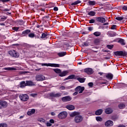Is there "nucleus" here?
<instances>
[{
	"instance_id": "aec40b11",
	"label": "nucleus",
	"mask_w": 127,
	"mask_h": 127,
	"mask_svg": "<svg viewBox=\"0 0 127 127\" xmlns=\"http://www.w3.org/2000/svg\"><path fill=\"white\" fill-rule=\"evenodd\" d=\"M30 30H26L22 32L23 36H24L25 35H27L29 33H30Z\"/></svg>"
},
{
	"instance_id": "4d7b16f0",
	"label": "nucleus",
	"mask_w": 127,
	"mask_h": 127,
	"mask_svg": "<svg viewBox=\"0 0 127 127\" xmlns=\"http://www.w3.org/2000/svg\"><path fill=\"white\" fill-rule=\"evenodd\" d=\"M9 10H10V9L5 8L2 10V11H9Z\"/></svg>"
},
{
	"instance_id": "4c0bfd02",
	"label": "nucleus",
	"mask_w": 127,
	"mask_h": 127,
	"mask_svg": "<svg viewBox=\"0 0 127 127\" xmlns=\"http://www.w3.org/2000/svg\"><path fill=\"white\" fill-rule=\"evenodd\" d=\"M4 70H16V68L14 67H4L3 68Z\"/></svg>"
},
{
	"instance_id": "f257e3e1",
	"label": "nucleus",
	"mask_w": 127,
	"mask_h": 127,
	"mask_svg": "<svg viewBox=\"0 0 127 127\" xmlns=\"http://www.w3.org/2000/svg\"><path fill=\"white\" fill-rule=\"evenodd\" d=\"M70 117L74 118V122L76 124H79L83 121V117L81 115L79 114L77 112H73L70 114Z\"/></svg>"
},
{
	"instance_id": "393cba45",
	"label": "nucleus",
	"mask_w": 127,
	"mask_h": 127,
	"mask_svg": "<svg viewBox=\"0 0 127 127\" xmlns=\"http://www.w3.org/2000/svg\"><path fill=\"white\" fill-rule=\"evenodd\" d=\"M89 5H95L96 4V1H94V0H93V1H88Z\"/></svg>"
},
{
	"instance_id": "680f3d73",
	"label": "nucleus",
	"mask_w": 127,
	"mask_h": 127,
	"mask_svg": "<svg viewBox=\"0 0 127 127\" xmlns=\"http://www.w3.org/2000/svg\"><path fill=\"white\" fill-rule=\"evenodd\" d=\"M54 10H55V11H58V7H55L54 8Z\"/></svg>"
},
{
	"instance_id": "ddd939ff",
	"label": "nucleus",
	"mask_w": 127,
	"mask_h": 127,
	"mask_svg": "<svg viewBox=\"0 0 127 127\" xmlns=\"http://www.w3.org/2000/svg\"><path fill=\"white\" fill-rule=\"evenodd\" d=\"M66 109H67L68 110H69L70 111H72V110L75 109V107L73 105H67L66 106Z\"/></svg>"
},
{
	"instance_id": "cd10ccee",
	"label": "nucleus",
	"mask_w": 127,
	"mask_h": 127,
	"mask_svg": "<svg viewBox=\"0 0 127 127\" xmlns=\"http://www.w3.org/2000/svg\"><path fill=\"white\" fill-rule=\"evenodd\" d=\"M26 86H33V82L30 81H26Z\"/></svg>"
},
{
	"instance_id": "69168bd1",
	"label": "nucleus",
	"mask_w": 127,
	"mask_h": 127,
	"mask_svg": "<svg viewBox=\"0 0 127 127\" xmlns=\"http://www.w3.org/2000/svg\"><path fill=\"white\" fill-rule=\"evenodd\" d=\"M37 94L32 93L31 94V96H32V97H35V96H37Z\"/></svg>"
},
{
	"instance_id": "7c9ffc66",
	"label": "nucleus",
	"mask_w": 127,
	"mask_h": 127,
	"mask_svg": "<svg viewBox=\"0 0 127 127\" xmlns=\"http://www.w3.org/2000/svg\"><path fill=\"white\" fill-rule=\"evenodd\" d=\"M77 80L80 83H84L85 81V79L83 78H77Z\"/></svg>"
},
{
	"instance_id": "2eb2a0df",
	"label": "nucleus",
	"mask_w": 127,
	"mask_h": 127,
	"mask_svg": "<svg viewBox=\"0 0 127 127\" xmlns=\"http://www.w3.org/2000/svg\"><path fill=\"white\" fill-rule=\"evenodd\" d=\"M35 113V109H31V110H29L27 112V115L28 116H31V115H33Z\"/></svg>"
},
{
	"instance_id": "774afa93",
	"label": "nucleus",
	"mask_w": 127,
	"mask_h": 127,
	"mask_svg": "<svg viewBox=\"0 0 127 127\" xmlns=\"http://www.w3.org/2000/svg\"><path fill=\"white\" fill-rule=\"evenodd\" d=\"M98 74H99L101 76H102L103 75V73L102 72H99Z\"/></svg>"
},
{
	"instance_id": "9b49d317",
	"label": "nucleus",
	"mask_w": 127,
	"mask_h": 127,
	"mask_svg": "<svg viewBox=\"0 0 127 127\" xmlns=\"http://www.w3.org/2000/svg\"><path fill=\"white\" fill-rule=\"evenodd\" d=\"M9 54L11 56H12V57H17V53H16L15 51H9Z\"/></svg>"
},
{
	"instance_id": "864d4df0",
	"label": "nucleus",
	"mask_w": 127,
	"mask_h": 127,
	"mask_svg": "<svg viewBox=\"0 0 127 127\" xmlns=\"http://www.w3.org/2000/svg\"><path fill=\"white\" fill-rule=\"evenodd\" d=\"M10 0H0V1L2 2H7V1H9Z\"/></svg>"
},
{
	"instance_id": "1a4fd4ad",
	"label": "nucleus",
	"mask_w": 127,
	"mask_h": 127,
	"mask_svg": "<svg viewBox=\"0 0 127 127\" xmlns=\"http://www.w3.org/2000/svg\"><path fill=\"white\" fill-rule=\"evenodd\" d=\"M113 125L114 123L113 121H111V120L107 121L105 123V125L106 126V127H112V126H113Z\"/></svg>"
},
{
	"instance_id": "bf43d9fd",
	"label": "nucleus",
	"mask_w": 127,
	"mask_h": 127,
	"mask_svg": "<svg viewBox=\"0 0 127 127\" xmlns=\"http://www.w3.org/2000/svg\"><path fill=\"white\" fill-rule=\"evenodd\" d=\"M59 75L61 77H64V72H62V73H60Z\"/></svg>"
},
{
	"instance_id": "79ce46f5",
	"label": "nucleus",
	"mask_w": 127,
	"mask_h": 127,
	"mask_svg": "<svg viewBox=\"0 0 127 127\" xmlns=\"http://www.w3.org/2000/svg\"><path fill=\"white\" fill-rule=\"evenodd\" d=\"M116 19H117V20L121 21L124 19V17L117 16V17H116Z\"/></svg>"
},
{
	"instance_id": "e433bc0d",
	"label": "nucleus",
	"mask_w": 127,
	"mask_h": 127,
	"mask_svg": "<svg viewBox=\"0 0 127 127\" xmlns=\"http://www.w3.org/2000/svg\"><path fill=\"white\" fill-rule=\"evenodd\" d=\"M126 106L125 105V104H123V103H121V104H119V108L120 109H124L125 108Z\"/></svg>"
},
{
	"instance_id": "5fc2aeb1",
	"label": "nucleus",
	"mask_w": 127,
	"mask_h": 127,
	"mask_svg": "<svg viewBox=\"0 0 127 127\" xmlns=\"http://www.w3.org/2000/svg\"><path fill=\"white\" fill-rule=\"evenodd\" d=\"M19 29V28H18L17 27H14L13 28V29H14V30H15V31H17V30H18Z\"/></svg>"
},
{
	"instance_id": "9d476101",
	"label": "nucleus",
	"mask_w": 127,
	"mask_h": 127,
	"mask_svg": "<svg viewBox=\"0 0 127 127\" xmlns=\"http://www.w3.org/2000/svg\"><path fill=\"white\" fill-rule=\"evenodd\" d=\"M7 106V103L5 101H0V109L1 108H5Z\"/></svg>"
},
{
	"instance_id": "f3484780",
	"label": "nucleus",
	"mask_w": 127,
	"mask_h": 127,
	"mask_svg": "<svg viewBox=\"0 0 127 127\" xmlns=\"http://www.w3.org/2000/svg\"><path fill=\"white\" fill-rule=\"evenodd\" d=\"M113 110L111 109V108H108V109H106L105 110V112L106 114H111L113 113Z\"/></svg>"
},
{
	"instance_id": "a878e982",
	"label": "nucleus",
	"mask_w": 127,
	"mask_h": 127,
	"mask_svg": "<svg viewBox=\"0 0 127 127\" xmlns=\"http://www.w3.org/2000/svg\"><path fill=\"white\" fill-rule=\"evenodd\" d=\"M47 36H48V34L46 33H43L42 34V36L41 37V38H48Z\"/></svg>"
},
{
	"instance_id": "13d9d810",
	"label": "nucleus",
	"mask_w": 127,
	"mask_h": 127,
	"mask_svg": "<svg viewBox=\"0 0 127 127\" xmlns=\"http://www.w3.org/2000/svg\"><path fill=\"white\" fill-rule=\"evenodd\" d=\"M123 10H127V6H123Z\"/></svg>"
},
{
	"instance_id": "6e6d98bb",
	"label": "nucleus",
	"mask_w": 127,
	"mask_h": 127,
	"mask_svg": "<svg viewBox=\"0 0 127 127\" xmlns=\"http://www.w3.org/2000/svg\"><path fill=\"white\" fill-rule=\"evenodd\" d=\"M119 86H121V87H126V86H127L126 85V84H124V83H122V84H119Z\"/></svg>"
},
{
	"instance_id": "39448f33",
	"label": "nucleus",
	"mask_w": 127,
	"mask_h": 127,
	"mask_svg": "<svg viewBox=\"0 0 127 127\" xmlns=\"http://www.w3.org/2000/svg\"><path fill=\"white\" fill-rule=\"evenodd\" d=\"M36 80L37 81H44V80H45V77L42 74L37 75Z\"/></svg>"
},
{
	"instance_id": "58836bf2",
	"label": "nucleus",
	"mask_w": 127,
	"mask_h": 127,
	"mask_svg": "<svg viewBox=\"0 0 127 127\" xmlns=\"http://www.w3.org/2000/svg\"><path fill=\"white\" fill-rule=\"evenodd\" d=\"M96 120L97 122H102L103 121V119L101 117H96Z\"/></svg>"
},
{
	"instance_id": "2f4dec72",
	"label": "nucleus",
	"mask_w": 127,
	"mask_h": 127,
	"mask_svg": "<svg viewBox=\"0 0 127 127\" xmlns=\"http://www.w3.org/2000/svg\"><path fill=\"white\" fill-rule=\"evenodd\" d=\"M70 45H69L68 43H64V50H67V49H69V48H70Z\"/></svg>"
},
{
	"instance_id": "bb28decb",
	"label": "nucleus",
	"mask_w": 127,
	"mask_h": 127,
	"mask_svg": "<svg viewBox=\"0 0 127 127\" xmlns=\"http://www.w3.org/2000/svg\"><path fill=\"white\" fill-rule=\"evenodd\" d=\"M26 83L25 81H22L20 82V88H24V87H26Z\"/></svg>"
},
{
	"instance_id": "ea45409f",
	"label": "nucleus",
	"mask_w": 127,
	"mask_h": 127,
	"mask_svg": "<svg viewBox=\"0 0 127 127\" xmlns=\"http://www.w3.org/2000/svg\"><path fill=\"white\" fill-rule=\"evenodd\" d=\"M0 127H7V124L6 123L0 124Z\"/></svg>"
},
{
	"instance_id": "b1692460",
	"label": "nucleus",
	"mask_w": 127,
	"mask_h": 127,
	"mask_svg": "<svg viewBox=\"0 0 127 127\" xmlns=\"http://www.w3.org/2000/svg\"><path fill=\"white\" fill-rule=\"evenodd\" d=\"M75 77V75H70L67 78H65V79H64V81H65L66 80H69V79H74Z\"/></svg>"
},
{
	"instance_id": "c03bdc74",
	"label": "nucleus",
	"mask_w": 127,
	"mask_h": 127,
	"mask_svg": "<svg viewBox=\"0 0 127 127\" xmlns=\"http://www.w3.org/2000/svg\"><path fill=\"white\" fill-rule=\"evenodd\" d=\"M116 28H117V25H113L112 26L111 29H113V30L116 29Z\"/></svg>"
},
{
	"instance_id": "0eeeda50",
	"label": "nucleus",
	"mask_w": 127,
	"mask_h": 127,
	"mask_svg": "<svg viewBox=\"0 0 127 127\" xmlns=\"http://www.w3.org/2000/svg\"><path fill=\"white\" fill-rule=\"evenodd\" d=\"M84 71L89 75L93 74V71L91 68H86L84 69Z\"/></svg>"
},
{
	"instance_id": "0e129e2a",
	"label": "nucleus",
	"mask_w": 127,
	"mask_h": 127,
	"mask_svg": "<svg viewBox=\"0 0 127 127\" xmlns=\"http://www.w3.org/2000/svg\"><path fill=\"white\" fill-rule=\"evenodd\" d=\"M64 118H66V117H67V112H64Z\"/></svg>"
},
{
	"instance_id": "4be33fe9",
	"label": "nucleus",
	"mask_w": 127,
	"mask_h": 127,
	"mask_svg": "<svg viewBox=\"0 0 127 127\" xmlns=\"http://www.w3.org/2000/svg\"><path fill=\"white\" fill-rule=\"evenodd\" d=\"M119 43H120L122 45H126V42L125 41L124 39H120L118 41Z\"/></svg>"
},
{
	"instance_id": "412c9836",
	"label": "nucleus",
	"mask_w": 127,
	"mask_h": 127,
	"mask_svg": "<svg viewBox=\"0 0 127 127\" xmlns=\"http://www.w3.org/2000/svg\"><path fill=\"white\" fill-rule=\"evenodd\" d=\"M58 118L61 119H63L64 118V112H61L59 115H58Z\"/></svg>"
},
{
	"instance_id": "338daca9",
	"label": "nucleus",
	"mask_w": 127,
	"mask_h": 127,
	"mask_svg": "<svg viewBox=\"0 0 127 127\" xmlns=\"http://www.w3.org/2000/svg\"><path fill=\"white\" fill-rule=\"evenodd\" d=\"M51 116H55V113L54 112H51Z\"/></svg>"
},
{
	"instance_id": "f03ea898",
	"label": "nucleus",
	"mask_w": 127,
	"mask_h": 127,
	"mask_svg": "<svg viewBox=\"0 0 127 127\" xmlns=\"http://www.w3.org/2000/svg\"><path fill=\"white\" fill-rule=\"evenodd\" d=\"M114 54L116 56H127V52L124 51H116L114 52Z\"/></svg>"
},
{
	"instance_id": "e2e57ef3",
	"label": "nucleus",
	"mask_w": 127,
	"mask_h": 127,
	"mask_svg": "<svg viewBox=\"0 0 127 127\" xmlns=\"http://www.w3.org/2000/svg\"><path fill=\"white\" fill-rule=\"evenodd\" d=\"M77 94H78V91H75V92L74 93H73V96H76Z\"/></svg>"
},
{
	"instance_id": "72a5a7b5",
	"label": "nucleus",
	"mask_w": 127,
	"mask_h": 127,
	"mask_svg": "<svg viewBox=\"0 0 127 127\" xmlns=\"http://www.w3.org/2000/svg\"><path fill=\"white\" fill-rule=\"evenodd\" d=\"M0 20L1 21H4V20H5V19H6V18H7V17H5L4 16H0Z\"/></svg>"
},
{
	"instance_id": "f8f14e48",
	"label": "nucleus",
	"mask_w": 127,
	"mask_h": 127,
	"mask_svg": "<svg viewBox=\"0 0 127 127\" xmlns=\"http://www.w3.org/2000/svg\"><path fill=\"white\" fill-rule=\"evenodd\" d=\"M97 20L102 23H105V22H106V19L104 17H98Z\"/></svg>"
},
{
	"instance_id": "49530a36",
	"label": "nucleus",
	"mask_w": 127,
	"mask_h": 127,
	"mask_svg": "<svg viewBox=\"0 0 127 127\" xmlns=\"http://www.w3.org/2000/svg\"><path fill=\"white\" fill-rule=\"evenodd\" d=\"M88 29L89 31H92L93 30V27H92V26H89V27H88Z\"/></svg>"
},
{
	"instance_id": "6ab92c4d",
	"label": "nucleus",
	"mask_w": 127,
	"mask_h": 127,
	"mask_svg": "<svg viewBox=\"0 0 127 127\" xmlns=\"http://www.w3.org/2000/svg\"><path fill=\"white\" fill-rule=\"evenodd\" d=\"M117 33L116 32H109L108 33V36H110V37H114L115 36H116Z\"/></svg>"
},
{
	"instance_id": "3c124183",
	"label": "nucleus",
	"mask_w": 127,
	"mask_h": 127,
	"mask_svg": "<svg viewBox=\"0 0 127 127\" xmlns=\"http://www.w3.org/2000/svg\"><path fill=\"white\" fill-rule=\"evenodd\" d=\"M94 84L92 82L88 83V86L89 87H93Z\"/></svg>"
},
{
	"instance_id": "4468645a",
	"label": "nucleus",
	"mask_w": 127,
	"mask_h": 127,
	"mask_svg": "<svg viewBox=\"0 0 127 127\" xmlns=\"http://www.w3.org/2000/svg\"><path fill=\"white\" fill-rule=\"evenodd\" d=\"M103 113V110L102 109H100L99 110H97V111H96L95 112V115L97 116H100V115H101Z\"/></svg>"
},
{
	"instance_id": "473e14b6",
	"label": "nucleus",
	"mask_w": 127,
	"mask_h": 127,
	"mask_svg": "<svg viewBox=\"0 0 127 127\" xmlns=\"http://www.w3.org/2000/svg\"><path fill=\"white\" fill-rule=\"evenodd\" d=\"M96 14V12L95 11H90L88 12V15H90V16H94Z\"/></svg>"
},
{
	"instance_id": "052dcab7",
	"label": "nucleus",
	"mask_w": 127,
	"mask_h": 127,
	"mask_svg": "<svg viewBox=\"0 0 127 127\" xmlns=\"http://www.w3.org/2000/svg\"><path fill=\"white\" fill-rule=\"evenodd\" d=\"M50 123L51 124H54V120L53 119H51L50 120Z\"/></svg>"
},
{
	"instance_id": "5701e85b",
	"label": "nucleus",
	"mask_w": 127,
	"mask_h": 127,
	"mask_svg": "<svg viewBox=\"0 0 127 127\" xmlns=\"http://www.w3.org/2000/svg\"><path fill=\"white\" fill-rule=\"evenodd\" d=\"M81 1L80 0H77L76 1H75V2H73V3H71V5H76V4H78V3H81Z\"/></svg>"
},
{
	"instance_id": "603ef678",
	"label": "nucleus",
	"mask_w": 127,
	"mask_h": 127,
	"mask_svg": "<svg viewBox=\"0 0 127 127\" xmlns=\"http://www.w3.org/2000/svg\"><path fill=\"white\" fill-rule=\"evenodd\" d=\"M18 23H19V24H23V23H24L23 20H20L18 21Z\"/></svg>"
},
{
	"instance_id": "c9c22d12",
	"label": "nucleus",
	"mask_w": 127,
	"mask_h": 127,
	"mask_svg": "<svg viewBox=\"0 0 127 127\" xmlns=\"http://www.w3.org/2000/svg\"><path fill=\"white\" fill-rule=\"evenodd\" d=\"M89 46V43L88 42H83V43L82 44V46H83V47H87Z\"/></svg>"
},
{
	"instance_id": "de8ad7c7",
	"label": "nucleus",
	"mask_w": 127,
	"mask_h": 127,
	"mask_svg": "<svg viewBox=\"0 0 127 127\" xmlns=\"http://www.w3.org/2000/svg\"><path fill=\"white\" fill-rule=\"evenodd\" d=\"M70 72V70H65L64 71V76H65L66 75H67V74H68V73Z\"/></svg>"
},
{
	"instance_id": "37998d69",
	"label": "nucleus",
	"mask_w": 127,
	"mask_h": 127,
	"mask_svg": "<svg viewBox=\"0 0 127 127\" xmlns=\"http://www.w3.org/2000/svg\"><path fill=\"white\" fill-rule=\"evenodd\" d=\"M59 56L60 57H63V56H64V52H61L58 54Z\"/></svg>"
},
{
	"instance_id": "c85d7f7f",
	"label": "nucleus",
	"mask_w": 127,
	"mask_h": 127,
	"mask_svg": "<svg viewBox=\"0 0 127 127\" xmlns=\"http://www.w3.org/2000/svg\"><path fill=\"white\" fill-rule=\"evenodd\" d=\"M53 70L55 73H57V74H59L61 73V70L59 68H54L53 69Z\"/></svg>"
},
{
	"instance_id": "a211bd4d",
	"label": "nucleus",
	"mask_w": 127,
	"mask_h": 127,
	"mask_svg": "<svg viewBox=\"0 0 127 127\" xmlns=\"http://www.w3.org/2000/svg\"><path fill=\"white\" fill-rule=\"evenodd\" d=\"M72 100V98L70 96H66L64 97V102H69Z\"/></svg>"
},
{
	"instance_id": "a18cd8bd",
	"label": "nucleus",
	"mask_w": 127,
	"mask_h": 127,
	"mask_svg": "<svg viewBox=\"0 0 127 127\" xmlns=\"http://www.w3.org/2000/svg\"><path fill=\"white\" fill-rule=\"evenodd\" d=\"M107 48L109 49H112L113 48V46L112 45H107Z\"/></svg>"
},
{
	"instance_id": "a19ab883",
	"label": "nucleus",
	"mask_w": 127,
	"mask_h": 127,
	"mask_svg": "<svg viewBox=\"0 0 127 127\" xmlns=\"http://www.w3.org/2000/svg\"><path fill=\"white\" fill-rule=\"evenodd\" d=\"M38 122H40V123H45L46 121L43 118H40L38 119Z\"/></svg>"
},
{
	"instance_id": "c756f323",
	"label": "nucleus",
	"mask_w": 127,
	"mask_h": 127,
	"mask_svg": "<svg viewBox=\"0 0 127 127\" xmlns=\"http://www.w3.org/2000/svg\"><path fill=\"white\" fill-rule=\"evenodd\" d=\"M28 37H30V38H34L35 37V34L33 33H30L28 34Z\"/></svg>"
},
{
	"instance_id": "dca6fc26",
	"label": "nucleus",
	"mask_w": 127,
	"mask_h": 127,
	"mask_svg": "<svg viewBox=\"0 0 127 127\" xmlns=\"http://www.w3.org/2000/svg\"><path fill=\"white\" fill-rule=\"evenodd\" d=\"M106 78H107V79H113L114 75H113V74H111V73H109L108 74H107V75H106Z\"/></svg>"
},
{
	"instance_id": "8fccbe9b",
	"label": "nucleus",
	"mask_w": 127,
	"mask_h": 127,
	"mask_svg": "<svg viewBox=\"0 0 127 127\" xmlns=\"http://www.w3.org/2000/svg\"><path fill=\"white\" fill-rule=\"evenodd\" d=\"M95 20H94V19H90V20H89V23H95Z\"/></svg>"
},
{
	"instance_id": "09e8293b",
	"label": "nucleus",
	"mask_w": 127,
	"mask_h": 127,
	"mask_svg": "<svg viewBox=\"0 0 127 127\" xmlns=\"http://www.w3.org/2000/svg\"><path fill=\"white\" fill-rule=\"evenodd\" d=\"M46 126L47 127H51L52 126V124L50 122H47L46 124Z\"/></svg>"
},
{
	"instance_id": "7ed1b4c3",
	"label": "nucleus",
	"mask_w": 127,
	"mask_h": 127,
	"mask_svg": "<svg viewBox=\"0 0 127 127\" xmlns=\"http://www.w3.org/2000/svg\"><path fill=\"white\" fill-rule=\"evenodd\" d=\"M19 98L21 101L25 102V101H27V100H28L29 97L27 94H20L19 95Z\"/></svg>"
},
{
	"instance_id": "20e7f679",
	"label": "nucleus",
	"mask_w": 127,
	"mask_h": 127,
	"mask_svg": "<svg viewBox=\"0 0 127 127\" xmlns=\"http://www.w3.org/2000/svg\"><path fill=\"white\" fill-rule=\"evenodd\" d=\"M75 91H77V94L79 92V94H81L83 93V91L85 90L84 87H81L80 86H78L75 89Z\"/></svg>"
},
{
	"instance_id": "6e6552de",
	"label": "nucleus",
	"mask_w": 127,
	"mask_h": 127,
	"mask_svg": "<svg viewBox=\"0 0 127 127\" xmlns=\"http://www.w3.org/2000/svg\"><path fill=\"white\" fill-rule=\"evenodd\" d=\"M50 96L52 98H58V97H61V93H58L55 94L53 92H52L50 93Z\"/></svg>"
},
{
	"instance_id": "f704fd0d",
	"label": "nucleus",
	"mask_w": 127,
	"mask_h": 127,
	"mask_svg": "<svg viewBox=\"0 0 127 127\" xmlns=\"http://www.w3.org/2000/svg\"><path fill=\"white\" fill-rule=\"evenodd\" d=\"M101 34V32H100L99 31H96V32L94 33V35L96 37L100 36Z\"/></svg>"
},
{
	"instance_id": "423d86ee",
	"label": "nucleus",
	"mask_w": 127,
	"mask_h": 127,
	"mask_svg": "<svg viewBox=\"0 0 127 127\" xmlns=\"http://www.w3.org/2000/svg\"><path fill=\"white\" fill-rule=\"evenodd\" d=\"M42 66H50L51 67H59V64H41Z\"/></svg>"
}]
</instances>
